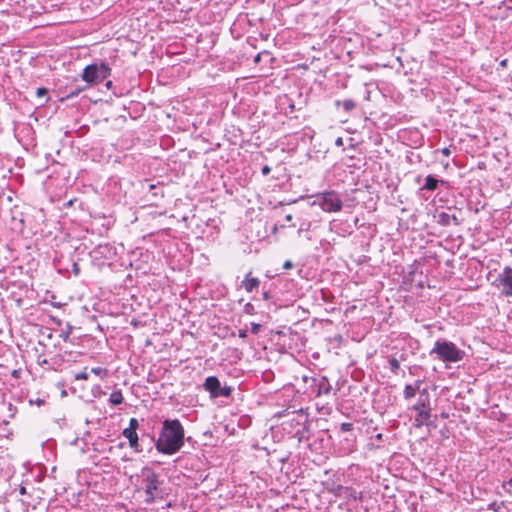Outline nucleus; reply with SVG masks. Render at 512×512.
<instances>
[{"mask_svg":"<svg viewBox=\"0 0 512 512\" xmlns=\"http://www.w3.org/2000/svg\"><path fill=\"white\" fill-rule=\"evenodd\" d=\"M184 428L178 419L165 420L155 443L156 450L164 455H173L184 446Z\"/></svg>","mask_w":512,"mask_h":512,"instance_id":"obj_1","label":"nucleus"},{"mask_svg":"<svg viewBox=\"0 0 512 512\" xmlns=\"http://www.w3.org/2000/svg\"><path fill=\"white\" fill-rule=\"evenodd\" d=\"M436 354L437 358L443 362L461 361L465 352L459 349L453 342L447 340H437L430 351V355Z\"/></svg>","mask_w":512,"mask_h":512,"instance_id":"obj_2","label":"nucleus"},{"mask_svg":"<svg viewBox=\"0 0 512 512\" xmlns=\"http://www.w3.org/2000/svg\"><path fill=\"white\" fill-rule=\"evenodd\" d=\"M314 198L312 205L319 206L324 212L333 213L342 209L343 202L336 191L318 193Z\"/></svg>","mask_w":512,"mask_h":512,"instance_id":"obj_3","label":"nucleus"},{"mask_svg":"<svg viewBox=\"0 0 512 512\" xmlns=\"http://www.w3.org/2000/svg\"><path fill=\"white\" fill-rule=\"evenodd\" d=\"M142 483L146 494V502L153 503L159 492V476L149 467H144L141 471Z\"/></svg>","mask_w":512,"mask_h":512,"instance_id":"obj_4","label":"nucleus"},{"mask_svg":"<svg viewBox=\"0 0 512 512\" xmlns=\"http://www.w3.org/2000/svg\"><path fill=\"white\" fill-rule=\"evenodd\" d=\"M110 67L101 62L86 66L82 73V79L88 84H98L110 76Z\"/></svg>","mask_w":512,"mask_h":512,"instance_id":"obj_5","label":"nucleus"},{"mask_svg":"<svg viewBox=\"0 0 512 512\" xmlns=\"http://www.w3.org/2000/svg\"><path fill=\"white\" fill-rule=\"evenodd\" d=\"M429 405L430 400L428 390L427 388H422L421 396L419 397L418 402L412 407L413 410L417 411V415L415 416L416 427H421L428 424V421L431 417V409Z\"/></svg>","mask_w":512,"mask_h":512,"instance_id":"obj_6","label":"nucleus"},{"mask_svg":"<svg viewBox=\"0 0 512 512\" xmlns=\"http://www.w3.org/2000/svg\"><path fill=\"white\" fill-rule=\"evenodd\" d=\"M495 285L500 288L501 293L506 296H512V268L506 266L495 279Z\"/></svg>","mask_w":512,"mask_h":512,"instance_id":"obj_7","label":"nucleus"},{"mask_svg":"<svg viewBox=\"0 0 512 512\" xmlns=\"http://www.w3.org/2000/svg\"><path fill=\"white\" fill-rule=\"evenodd\" d=\"M316 387V396L320 397L323 395H329L332 391V385L326 376H321L318 379H314Z\"/></svg>","mask_w":512,"mask_h":512,"instance_id":"obj_8","label":"nucleus"},{"mask_svg":"<svg viewBox=\"0 0 512 512\" xmlns=\"http://www.w3.org/2000/svg\"><path fill=\"white\" fill-rule=\"evenodd\" d=\"M422 380H416L414 384H406L403 391V396L406 400H410L415 397L416 393L419 392L421 394V385Z\"/></svg>","mask_w":512,"mask_h":512,"instance_id":"obj_9","label":"nucleus"},{"mask_svg":"<svg viewBox=\"0 0 512 512\" xmlns=\"http://www.w3.org/2000/svg\"><path fill=\"white\" fill-rule=\"evenodd\" d=\"M204 388L206 391H208L211 395V397L216 398L217 397V391L220 388V381L215 376H209L206 378L204 383Z\"/></svg>","mask_w":512,"mask_h":512,"instance_id":"obj_10","label":"nucleus"},{"mask_svg":"<svg viewBox=\"0 0 512 512\" xmlns=\"http://www.w3.org/2000/svg\"><path fill=\"white\" fill-rule=\"evenodd\" d=\"M123 436L128 439L129 441V446L136 452H141L142 450L140 449V445H139V439H138V434L136 431H132V430H128V429H124L123 430Z\"/></svg>","mask_w":512,"mask_h":512,"instance_id":"obj_11","label":"nucleus"},{"mask_svg":"<svg viewBox=\"0 0 512 512\" xmlns=\"http://www.w3.org/2000/svg\"><path fill=\"white\" fill-rule=\"evenodd\" d=\"M259 284V279L256 277H251V273H248L242 282V285L247 292H251L253 289L257 288Z\"/></svg>","mask_w":512,"mask_h":512,"instance_id":"obj_12","label":"nucleus"},{"mask_svg":"<svg viewBox=\"0 0 512 512\" xmlns=\"http://www.w3.org/2000/svg\"><path fill=\"white\" fill-rule=\"evenodd\" d=\"M451 221H453L455 224H458V220L455 215H450L445 212H442L438 215V223L441 225H450Z\"/></svg>","mask_w":512,"mask_h":512,"instance_id":"obj_13","label":"nucleus"},{"mask_svg":"<svg viewBox=\"0 0 512 512\" xmlns=\"http://www.w3.org/2000/svg\"><path fill=\"white\" fill-rule=\"evenodd\" d=\"M438 183L439 181L436 178H434L432 175H428L426 177V182L421 188V190L434 191L437 189Z\"/></svg>","mask_w":512,"mask_h":512,"instance_id":"obj_14","label":"nucleus"},{"mask_svg":"<svg viewBox=\"0 0 512 512\" xmlns=\"http://www.w3.org/2000/svg\"><path fill=\"white\" fill-rule=\"evenodd\" d=\"M109 402L112 405H119L123 402V395L121 390H115L110 394Z\"/></svg>","mask_w":512,"mask_h":512,"instance_id":"obj_15","label":"nucleus"},{"mask_svg":"<svg viewBox=\"0 0 512 512\" xmlns=\"http://www.w3.org/2000/svg\"><path fill=\"white\" fill-rule=\"evenodd\" d=\"M506 508L505 502H492L488 505V509L492 510L494 512H503V510Z\"/></svg>","mask_w":512,"mask_h":512,"instance_id":"obj_16","label":"nucleus"},{"mask_svg":"<svg viewBox=\"0 0 512 512\" xmlns=\"http://www.w3.org/2000/svg\"><path fill=\"white\" fill-rule=\"evenodd\" d=\"M91 372L93 374H95L96 376L101 377L102 379L107 377V375H108V370L106 368H102V367H94L91 369Z\"/></svg>","mask_w":512,"mask_h":512,"instance_id":"obj_17","label":"nucleus"},{"mask_svg":"<svg viewBox=\"0 0 512 512\" xmlns=\"http://www.w3.org/2000/svg\"><path fill=\"white\" fill-rule=\"evenodd\" d=\"M232 393V388L229 386H225L223 388H219L217 391V397L223 396V397H229Z\"/></svg>","mask_w":512,"mask_h":512,"instance_id":"obj_18","label":"nucleus"},{"mask_svg":"<svg viewBox=\"0 0 512 512\" xmlns=\"http://www.w3.org/2000/svg\"><path fill=\"white\" fill-rule=\"evenodd\" d=\"M342 106L346 112H349L355 108L356 104L352 99H346L342 102Z\"/></svg>","mask_w":512,"mask_h":512,"instance_id":"obj_19","label":"nucleus"},{"mask_svg":"<svg viewBox=\"0 0 512 512\" xmlns=\"http://www.w3.org/2000/svg\"><path fill=\"white\" fill-rule=\"evenodd\" d=\"M389 366H390V370L396 374L400 368V363L396 358H391L389 360Z\"/></svg>","mask_w":512,"mask_h":512,"instance_id":"obj_20","label":"nucleus"},{"mask_svg":"<svg viewBox=\"0 0 512 512\" xmlns=\"http://www.w3.org/2000/svg\"><path fill=\"white\" fill-rule=\"evenodd\" d=\"M138 427H139L138 420L136 418H131L129 420V426L126 429L137 432Z\"/></svg>","mask_w":512,"mask_h":512,"instance_id":"obj_21","label":"nucleus"},{"mask_svg":"<svg viewBox=\"0 0 512 512\" xmlns=\"http://www.w3.org/2000/svg\"><path fill=\"white\" fill-rule=\"evenodd\" d=\"M244 312L249 315H254L256 313L254 305L251 303H246L244 305Z\"/></svg>","mask_w":512,"mask_h":512,"instance_id":"obj_22","label":"nucleus"},{"mask_svg":"<svg viewBox=\"0 0 512 512\" xmlns=\"http://www.w3.org/2000/svg\"><path fill=\"white\" fill-rule=\"evenodd\" d=\"M89 377L87 371H81L75 375L76 380H87Z\"/></svg>","mask_w":512,"mask_h":512,"instance_id":"obj_23","label":"nucleus"},{"mask_svg":"<svg viewBox=\"0 0 512 512\" xmlns=\"http://www.w3.org/2000/svg\"><path fill=\"white\" fill-rule=\"evenodd\" d=\"M352 429H353L352 423L344 422L341 424V430L343 432H348V431H351Z\"/></svg>","mask_w":512,"mask_h":512,"instance_id":"obj_24","label":"nucleus"},{"mask_svg":"<svg viewBox=\"0 0 512 512\" xmlns=\"http://www.w3.org/2000/svg\"><path fill=\"white\" fill-rule=\"evenodd\" d=\"M261 325L255 322L251 323V332L253 334H258L260 331Z\"/></svg>","mask_w":512,"mask_h":512,"instance_id":"obj_25","label":"nucleus"},{"mask_svg":"<svg viewBox=\"0 0 512 512\" xmlns=\"http://www.w3.org/2000/svg\"><path fill=\"white\" fill-rule=\"evenodd\" d=\"M47 92H48V91H47V89H46V88H44V87H40V88H38V89H37L36 94H37L39 97H41V96H45V95L47 94Z\"/></svg>","mask_w":512,"mask_h":512,"instance_id":"obj_26","label":"nucleus"},{"mask_svg":"<svg viewBox=\"0 0 512 512\" xmlns=\"http://www.w3.org/2000/svg\"><path fill=\"white\" fill-rule=\"evenodd\" d=\"M442 155L449 157L451 155V149L450 147H444L441 149Z\"/></svg>","mask_w":512,"mask_h":512,"instance_id":"obj_27","label":"nucleus"},{"mask_svg":"<svg viewBox=\"0 0 512 512\" xmlns=\"http://www.w3.org/2000/svg\"><path fill=\"white\" fill-rule=\"evenodd\" d=\"M261 172L263 175L266 176L271 172V168L268 165H265L264 167H262Z\"/></svg>","mask_w":512,"mask_h":512,"instance_id":"obj_28","label":"nucleus"},{"mask_svg":"<svg viewBox=\"0 0 512 512\" xmlns=\"http://www.w3.org/2000/svg\"><path fill=\"white\" fill-rule=\"evenodd\" d=\"M293 267V263L289 260L285 261L283 264L284 269H291Z\"/></svg>","mask_w":512,"mask_h":512,"instance_id":"obj_29","label":"nucleus"},{"mask_svg":"<svg viewBox=\"0 0 512 512\" xmlns=\"http://www.w3.org/2000/svg\"><path fill=\"white\" fill-rule=\"evenodd\" d=\"M239 337L240 338H246L247 337V330L246 329H240L239 330Z\"/></svg>","mask_w":512,"mask_h":512,"instance_id":"obj_30","label":"nucleus"},{"mask_svg":"<svg viewBox=\"0 0 512 512\" xmlns=\"http://www.w3.org/2000/svg\"><path fill=\"white\" fill-rule=\"evenodd\" d=\"M79 92H80V90H76V91L70 92L67 97L71 98V97L77 96Z\"/></svg>","mask_w":512,"mask_h":512,"instance_id":"obj_31","label":"nucleus"},{"mask_svg":"<svg viewBox=\"0 0 512 512\" xmlns=\"http://www.w3.org/2000/svg\"><path fill=\"white\" fill-rule=\"evenodd\" d=\"M260 59H261V53H258V54L254 57V62H255V63H259V62H260Z\"/></svg>","mask_w":512,"mask_h":512,"instance_id":"obj_32","label":"nucleus"},{"mask_svg":"<svg viewBox=\"0 0 512 512\" xmlns=\"http://www.w3.org/2000/svg\"><path fill=\"white\" fill-rule=\"evenodd\" d=\"M351 496L354 498V499H358L360 498V493H357L356 491L353 492V494H351Z\"/></svg>","mask_w":512,"mask_h":512,"instance_id":"obj_33","label":"nucleus"},{"mask_svg":"<svg viewBox=\"0 0 512 512\" xmlns=\"http://www.w3.org/2000/svg\"><path fill=\"white\" fill-rule=\"evenodd\" d=\"M342 143H343L342 138H338L336 140V145L340 146V145H342Z\"/></svg>","mask_w":512,"mask_h":512,"instance_id":"obj_34","label":"nucleus"},{"mask_svg":"<svg viewBox=\"0 0 512 512\" xmlns=\"http://www.w3.org/2000/svg\"><path fill=\"white\" fill-rule=\"evenodd\" d=\"M73 270H74V272H75L76 274H78V272H79V268H78L77 264H74Z\"/></svg>","mask_w":512,"mask_h":512,"instance_id":"obj_35","label":"nucleus"},{"mask_svg":"<svg viewBox=\"0 0 512 512\" xmlns=\"http://www.w3.org/2000/svg\"><path fill=\"white\" fill-rule=\"evenodd\" d=\"M285 218H286V220H287V221H291V220H292V215H291V214H288V215H286V217H285Z\"/></svg>","mask_w":512,"mask_h":512,"instance_id":"obj_36","label":"nucleus"},{"mask_svg":"<svg viewBox=\"0 0 512 512\" xmlns=\"http://www.w3.org/2000/svg\"><path fill=\"white\" fill-rule=\"evenodd\" d=\"M263 296H264V299H268V293H267V292H265V293L263 294Z\"/></svg>","mask_w":512,"mask_h":512,"instance_id":"obj_37","label":"nucleus"},{"mask_svg":"<svg viewBox=\"0 0 512 512\" xmlns=\"http://www.w3.org/2000/svg\"><path fill=\"white\" fill-rule=\"evenodd\" d=\"M509 485L512 487V478L509 480Z\"/></svg>","mask_w":512,"mask_h":512,"instance_id":"obj_38","label":"nucleus"},{"mask_svg":"<svg viewBox=\"0 0 512 512\" xmlns=\"http://www.w3.org/2000/svg\"><path fill=\"white\" fill-rule=\"evenodd\" d=\"M20 492L23 494L25 492V488H21Z\"/></svg>","mask_w":512,"mask_h":512,"instance_id":"obj_39","label":"nucleus"},{"mask_svg":"<svg viewBox=\"0 0 512 512\" xmlns=\"http://www.w3.org/2000/svg\"><path fill=\"white\" fill-rule=\"evenodd\" d=\"M341 104V102L338 100L336 101V105L339 106Z\"/></svg>","mask_w":512,"mask_h":512,"instance_id":"obj_40","label":"nucleus"}]
</instances>
